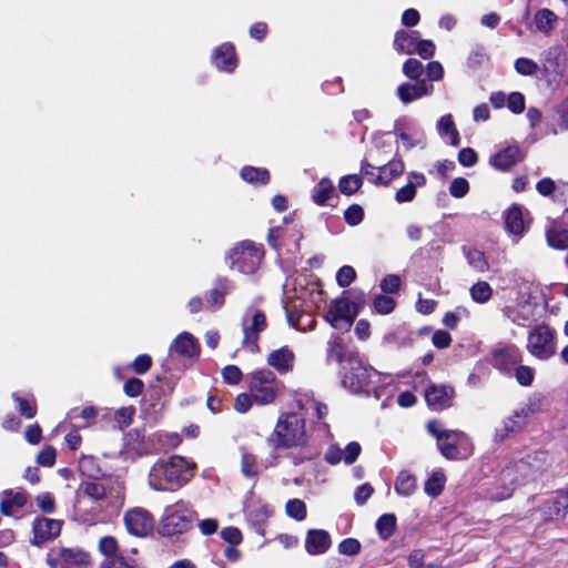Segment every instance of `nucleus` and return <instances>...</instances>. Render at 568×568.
Wrapping results in <instances>:
<instances>
[{"label":"nucleus","instance_id":"29","mask_svg":"<svg viewBox=\"0 0 568 568\" xmlns=\"http://www.w3.org/2000/svg\"><path fill=\"white\" fill-rule=\"evenodd\" d=\"M446 484V475L442 470L434 471L425 481L424 491L430 497L439 496Z\"/></svg>","mask_w":568,"mask_h":568},{"label":"nucleus","instance_id":"39","mask_svg":"<svg viewBox=\"0 0 568 568\" xmlns=\"http://www.w3.org/2000/svg\"><path fill=\"white\" fill-rule=\"evenodd\" d=\"M241 176L243 180L253 183V182H261L266 183L270 179L268 172L265 169H257L247 166L244 168L241 172Z\"/></svg>","mask_w":568,"mask_h":568},{"label":"nucleus","instance_id":"17","mask_svg":"<svg viewBox=\"0 0 568 568\" xmlns=\"http://www.w3.org/2000/svg\"><path fill=\"white\" fill-rule=\"evenodd\" d=\"M454 397V389L445 385H432L425 392V399L436 409L448 407Z\"/></svg>","mask_w":568,"mask_h":568},{"label":"nucleus","instance_id":"40","mask_svg":"<svg viewBox=\"0 0 568 568\" xmlns=\"http://www.w3.org/2000/svg\"><path fill=\"white\" fill-rule=\"evenodd\" d=\"M470 294L475 302L484 303L491 297L493 290L486 282H478L471 287Z\"/></svg>","mask_w":568,"mask_h":568},{"label":"nucleus","instance_id":"62","mask_svg":"<svg viewBox=\"0 0 568 568\" xmlns=\"http://www.w3.org/2000/svg\"><path fill=\"white\" fill-rule=\"evenodd\" d=\"M415 52L423 59H429L435 53V44L430 40H418Z\"/></svg>","mask_w":568,"mask_h":568},{"label":"nucleus","instance_id":"44","mask_svg":"<svg viewBox=\"0 0 568 568\" xmlns=\"http://www.w3.org/2000/svg\"><path fill=\"white\" fill-rule=\"evenodd\" d=\"M506 106L515 114L525 110V98L520 92H513L506 98Z\"/></svg>","mask_w":568,"mask_h":568},{"label":"nucleus","instance_id":"21","mask_svg":"<svg viewBox=\"0 0 568 568\" xmlns=\"http://www.w3.org/2000/svg\"><path fill=\"white\" fill-rule=\"evenodd\" d=\"M432 91L433 87L426 84L425 81H422L418 84H412L406 82L402 83L397 88V95L403 103L407 104L425 95H429Z\"/></svg>","mask_w":568,"mask_h":568},{"label":"nucleus","instance_id":"33","mask_svg":"<svg viewBox=\"0 0 568 568\" xmlns=\"http://www.w3.org/2000/svg\"><path fill=\"white\" fill-rule=\"evenodd\" d=\"M557 16L549 9H541L535 14V23L539 31L548 33L552 30Z\"/></svg>","mask_w":568,"mask_h":568},{"label":"nucleus","instance_id":"25","mask_svg":"<svg viewBox=\"0 0 568 568\" xmlns=\"http://www.w3.org/2000/svg\"><path fill=\"white\" fill-rule=\"evenodd\" d=\"M437 131L439 135L446 139L452 145L457 146L459 144V134L450 114H446L439 119Z\"/></svg>","mask_w":568,"mask_h":568},{"label":"nucleus","instance_id":"27","mask_svg":"<svg viewBox=\"0 0 568 568\" xmlns=\"http://www.w3.org/2000/svg\"><path fill=\"white\" fill-rule=\"evenodd\" d=\"M417 489V481L415 476L406 470H402L395 481V490L398 495L408 497L412 496Z\"/></svg>","mask_w":568,"mask_h":568},{"label":"nucleus","instance_id":"31","mask_svg":"<svg viewBox=\"0 0 568 568\" xmlns=\"http://www.w3.org/2000/svg\"><path fill=\"white\" fill-rule=\"evenodd\" d=\"M524 152L518 145H509L499 152V169H508L511 165L523 161Z\"/></svg>","mask_w":568,"mask_h":568},{"label":"nucleus","instance_id":"8","mask_svg":"<svg viewBox=\"0 0 568 568\" xmlns=\"http://www.w3.org/2000/svg\"><path fill=\"white\" fill-rule=\"evenodd\" d=\"M263 252L252 242L236 245L230 255L231 267L243 274L254 273L262 260Z\"/></svg>","mask_w":568,"mask_h":568},{"label":"nucleus","instance_id":"42","mask_svg":"<svg viewBox=\"0 0 568 568\" xmlns=\"http://www.w3.org/2000/svg\"><path fill=\"white\" fill-rule=\"evenodd\" d=\"M286 514L296 520H303L306 517V506L304 501L301 499L288 500L286 504Z\"/></svg>","mask_w":568,"mask_h":568},{"label":"nucleus","instance_id":"45","mask_svg":"<svg viewBox=\"0 0 568 568\" xmlns=\"http://www.w3.org/2000/svg\"><path fill=\"white\" fill-rule=\"evenodd\" d=\"M469 191V183L464 178H456L452 181L449 185V193L453 197L462 199Z\"/></svg>","mask_w":568,"mask_h":568},{"label":"nucleus","instance_id":"12","mask_svg":"<svg viewBox=\"0 0 568 568\" xmlns=\"http://www.w3.org/2000/svg\"><path fill=\"white\" fill-rule=\"evenodd\" d=\"M525 465H511L503 469L500 480L503 486H499V499L509 498L514 490L523 483Z\"/></svg>","mask_w":568,"mask_h":568},{"label":"nucleus","instance_id":"23","mask_svg":"<svg viewBox=\"0 0 568 568\" xmlns=\"http://www.w3.org/2000/svg\"><path fill=\"white\" fill-rule=\"evenodd\" d=\"M215 65L225 71H233L236 67L234 48L230 43H224L215 49L213 53Z\"/></svg>","mask_w":568,"mask_h":568},{"label":"nucleus","instance_id":"58","mask_svg":"<svg viewBox=\"0 0 568 568\" xmlns=\"http://www.w3.org/2000/svg\"><path fill=\"white\" fill-rule=\"evenodd\" d=\"M415 196L416 190L413 187V184H406L396 192L395 200L398 203H408L412 202Z\"/></svg>","mask_w":568,"mask_h":568},{"label":"nucleus","instance_id":"2","mask_svg":"<svg viewBox=\"0 0 568 568\" xmlns=\"http://www.w3.org/2000/svg\"><path fill=\"white\" fill-rule=\"evenodd\" d=\"M427 429L437 438L438 448L444 457L448 459H459L466 458L471 454V443L464 433L446 430L437 420L428 422Z\"/></svg>","mask_w":568,"mask_h":568},{"label":"nucleus","instance_id":"24","mask_svg":"<svg viewBox=\"0 0 568 568\" xmlns=\"http://www.w3.org/2000/svg\"><path fill=\"white\" fill-rule=\"evenodd\" d=\"M417 32L398 31L395 34L394 48L399 53L413 54L417 48Z\"/></svg>","mask_w":568,"mask_h":568},{"label":"nucleus","instance_id":"4","mask_svg":"<svg viewBox=\"0 0 568 568\" xmlns=\"http://www.w3.org/2000/svg\"><path fill=\"white\" fill-rule=\"evenodd\" d=\"M193 516L192 508L183 500L169 505L160 520V532L164 536L182 534L191 526Z\"/></svg>","mask_w":568,"mask_h":568},{"label":"nucleus","instance_id":"36","mask_svg":"<svg viewBox=\"0 0 568 568\" xmlns=\"http://www.w3.org/2000/svg\"><path fill=\"white\" fill-rule=\"evenodd\" d=\"M287 321L291 326L300 331L312 329L314 325L312 316L305 313L288 312Z\"/></svg>","mask_w":568,"mask_h":568},{"label":"nucleus","instance_id":"3","mask_svg":"<svg viewBox=\"0 0 568 568\" xmlns=\"http://www.w3.org/2000/svg\"><path fill=\"white\" fill-rule=\"evenodd\" d=\"M273 436L276 440V446L280 447L288 448L304 445L307 439L304 418L296 413L281 416Z\"/></svg>","mask_w":568,"mask_h":568},{"label":"nucleus","instance_id":"60","mask_svg":"<svg viewBox=\"0 0 568 568\" xmlns=\"http://www.w3.org/2000/svg\"><path fill=\"white\" fill-rule=\"evenodd\" d=\"M400 285V278L397 275L390 274L383 278L381 282V288L385 293H395L398 291Z\"/></svg>","mask_w":568,"mask_h":568},{"label":"nucleus","instance_id":"19","mask_svg":"<svg viewBox=\"0 0 568 568\" xmlns=\"http://www.w3.org/2000/svg\"><path fill=\"white\" fill-rule=\"evenodd\" d=\"M27 503V495L23 491L4 490L0 495V510L4 516H13Z\"/></svg>","mask_w":568,"mask_h":568},{"label":"nucleus","instance_id":"55","mask_svg":"<svg viewBox=\"0 0 568 568\" xmlns=\"http://www.w3.org/2000/svg\"><path fill=\"white\" fill-rule=\"evenodd\" d=\"M256 459L253 455L244 453L242 455V473L246 477H253L257 474Z\"/></svg>","mask_w":568,"mask_h":568},{"label":"nucleus","instance_id":"52","mask_svg":"<svg viewBox=\"0 0 568 568\" xmlns=\"http://www.w3.org/2000/svg\"><path fill=\"white\" fill-rule=\"evenodd\" d=\"M423 64L416 59H408L403 67V72L409 79L416 80L423 73Z\"/></svg>","mask_w":568,"mask_h":568},{"label":"nucleus","instance_id":"15","mask_svg":"<svg viewBox=\"0 0 568 568\" xmlns=\"http://www.w3.org/2000/svg\"><path fill=\"white\" fill-rule=\"evenodd\" d=\"M362 452V447L357 442H352L344 449L336 445H332L325 455V459L332 464L344 462L346 465L353 464Z\"/></svg>","mask_w":568,"mask_h":568},{"label":"nucleus","instance_id":"14","mask_svg":"<svg viewBox=\"0 0 568 568\" xmlns=\"http://www.w3.org/2000/svg\"><path fill=\"white\" fill-rule=\"evenodd\" d=\"M62 523L51 518H38L33 524V544L40 545L60 535Z\"/></svg>","mask_w":568,"mask_h":568},{"label":"nucleus","instance_id":"43","mask_svg":"<svg viewBox=\"0 0 568 568\" xmlns=\"http://www.w3.org/2000/svg\"><path fill=\"white\" fill-rule=\"evenodd\" d=\"M134 414L135 408L133 406L119 408L114 414L115 423L121 429L125 428L132 423Z\"/></svg>","mask_w":568,"mask_h":568},{"label":"nucleus","instance_id":"1","mask_svg":"<svg viewBox=\"0 0 568 568\" xmlns=\"http://www.w3.org/2000/svg\"><path fill=\"white\" fill-rule=\"evenodd\" d=\"M194 469V463L179 455L160 458L150 468L148 483L155 490L174 491L192 479Z\"/></svg>","mask_w":568,"mask_h":568},{"label":"nucleus","instance_id":"63","mask_svg":"<svg viewBox=\"0 0 568 568\" xmlns=\"http://www.w3.org/2000/svg\"><path fill=\"white\" fill-rule=\"evenodd\" d=\"M36 501H37L38 507L43 513H48V514L53 513V510H54V500H53V497L50 494L44 493V494L39 495L37 497Z\"/></svg>","mask_w":568,"mask_h":568},{"label":"nucleus","instance_id":"59","mask_svg":"<svg viewBox=\"0 0 568 568\" xmlns=\"http://www.w3.org/2000/svg\"><path fill=\"white\" fill-rule=\"evenodd\" d=\"M252 403H254L251 393H242L239 394L235 398L234 408L239 413H246L252 406Z\"/></svg>","mask_w":568,"mask_h":568},{"label":"nucleus","instance_id":"32","mask_svg":"<svg viewBox=\"0 0 568 568\" xmlns=\"http://www.w3.org/2000/svg\"><path fill=\"white\" fill-rule=\"evenodd\" d=\"M404 172V164L400 161H390L388 164L379 168L377 181L382 184H388L392 180Z\"/></svg>","mask_w":568,"mask_h":568},{"label":"nucleus","instance_id":"16","mask_svg":"<svg viewBox=\"0 0 568 568\" xmlns=\"http://www.w3.org/2000/svg\"><path fill=\"white\" fill-rule=\"evenodd\" d=\"M332 545L331 535L324 529H310L305 537V550L312 556L325 554Z\"/></svg>","mask_w":568,"mask_h":568},{"label":"nucleus","instance_id":"46","mask_svg":"<svg viewBox=\"0 0 568 568\" xmlns=\"http://www.w3.org/2000/svg\"><path fill=\"white\" fill-rule=\"evenodd\" d=\"M535 377V371L530 366L520 365L515 369V378L521 386H530Z\"/></svg>","mask_w":568,"mask_h":568},{"label":"nucleus","instance_id":"61","mask_svg":"<svg viewBox=\"0 0 568 568\" xmlns=\"http://www.w3.org/2000/svg\"><path fill=\"white\" fill-rule=\"evenodd\" d=\"M152 359L149 355H139L132 363V368L136 374H144L150 369Z\"/></svg>","mask_w":568,"mask_h":568},{"label":"nucleus","instance_id":"41","mask_svg":"<svg viewBox=\"0 0 568 568\" xmlns=\"http://www.w3.org/2000/svg\"><path fill=\"white\" fill-rule=\"evenodd\" d=\"M499 359L505 367L508 365H516L521 361V354L517 347L507 346L499 351Z\"/></svg>","mask_w":568,"mask_h":568},{"label":"nucleus","instance_id":"11","mask_svg":"<svg viewBox=\"0 0 568 568\" xmlns=\"http://www.w3.org/2000/svg\"><path fill=\"white\" fill-rule=\"evenodd\" d=\"M378 374L373 369L364 366L359 362H352L349 371L343 377V385L353 393H359L372 383V378Z\"/></svg>","mask_w":568,"mask_h":568},{"label":"nucleus","instance_id":"64","mask_svg":"<svg viewBox=\"0 0 568 568\" xmlns=\"http://www.w3.org/2000/svg\"><path fill=\"white\" fill-rule=\"evenodd\" d=\"M458 161L464 166H473L477 162V154L470 148H465L459 151Z\"/></svg>","mask_w":568,"mask_h":568},{"label":"nucleus","instance_id":"6","mask_svg":"<svg viewBox=\"0 0 568 568\" xmlns=\"http://www.w3.org/2000/svg\"><path fill=\"white\" fill-rule=\"evenodd\" d=\"M51 568H91V555L80 547H57L47 555Z\"/></svg>","mask_w":568,"mask_h":568},{"label":"nucleus","instance_id":"51","mask_svg":"<svg viewBox=\"0 0 568 568\" xmlns=\"http://www.w3.org/2000/svg\"><path fill=\"white\" fill-rule=\"evenodd\" d=\"M222 377L230 385H237L243 377L241 369L235 365H227L222 369Z\"/></svg>","mask_w":568,"mask_h":568},{"label":"nucleus","instance_id":"9","mask_svg":"<svg viewBox=\"0 0 568 568\" xmlns=\"http://www.w3.org/2000/svg\"><path fill=\"white\" fill-rule=\"evenodd\" d=\"M358 312L359 308L355 303L341 296L331 302L325 318L334 328H349Z\"/></svg>","mask_w":568,"mask_h":568},{"label":"nucleus","instance_id":"49","mask_svg":"<svg viewBox=\"0 0 568 568\" xmlns=\"http://www.w3.org/2000/svg\"><path fill=\"white\" fill-rule=\"evenodd\" d=\"M374 307L379 314H389L395 307V301L385 295H378L374 298Z\"/></svg>","mask_w":568,"mask_h":568},{"label":"nucleus","instance_id":"30","mask_svg":"<svg viewBox=\"0 0 568 568\" xmlns=\"http://www.w3.org/2000/svg\"><path fill=\"white\" fill-rule=\"evenodd\" d=\"M506 229L514 235H520L524 232V220L521 210L513 206L505 216Z\"/></svg>","mask_w":568,"mask_h":568},{"label":"nucleus","instance_id":"35","mask_svg":"<svg viewBox=\"0 0 568 568\" xmlns=\"http://www.w3.org/2000/svg\"><path fill=\"white\" fill-rule=\"evenodd\" d=\"M334 185L331 180L324 178L314 187L313 200L317 204H324L333 194Z\"/></svg>","mask_w":568,"mask_h":568},{"label":"nucleus","instance_id":"22","mask_svg":"<svg viewBox=\"0 0 568 568\" xmlns=\"http://www.w3.org/2000/svg\"><path fill=\"white\" fill-rule=\"evenodd\" d=\"M112 480L108 478H92L82 483L81 489L93 500H101L111 494Z\"/></svg>","mask_w":568,"mask_h":568},{"label":"nucleus","instance_id":"56","mask_svg":"<svg viewBox=\"0 0 568 568\" xmlns=\"http://www.w3.org/2000/svg\"><path fill=\"white\" fill-rule=\"evenodd\" d=\"M55 449L52 446H47L38 454L37 462L42 466L51 467L55 463Z\"/></svg>","mask_w":568,"mask_h":568},{"label":"nucleus","instance_id":"20","mask_svg":"<svg viewBox=\"0 0 568 568\" xmlns=\"http://www.w3.org/2000/svg\"><path fill=\"white\" fill-rule=\"evenodd\" d=\"M170 351L181 356L192 357L199 355L200 346L192 334L183 332L174 338Z\"/></svg>","mask_w":568,"mask_h":568},{"label":"nucleus","instance_id":"50","mask_svg":"<svg viewBox=\"0 0 568 568\" xmlns=\"http://www.w3.org/2000/svg\"><path fill=\"white\" fill-rule=\"evenodd\" d=\"M361 550V542L355 538H346L338 544V552L345 556H355Z\"/></svg>","mask_w":568,"mask_h":568},{"label":"nucleus","instance_id":"54","mask_svg":"<svg viewBox=\"0 0 568 568\" xmlns=\"http://www.w3.org/2000/svg\"><path fill=\"white\" fill-rule=\"evenodd\" d=\"M355 277H356V272L349 265H345V266L341 267L336 274V281L341 287L348 286L355 280Z\"/></svg>","mask_w":568,"mask_h":568},{"label":"nucleus","instance_id":"48","mask_svg":"<svg viewBox=\"0 0 568 568\" xmlns=\"http://www.w3.org/2000/svg\"><path fill=\"white\" fill-rule=\"evenodd\" d=\"M119 545L114 537L105 536L99 541V550L106 557H112L118 552Z\"/></svg>","mask_w":568,"mask_h":568},{"label":"nucleus","instance_id":"53","mask_svg":"<svg viewBox=\"0 0 568 568\" xmlns=\"http://www.w3.org/2000/svg\"><path fill=\"white\" fill-rule=\"evenodd\" d=\"M515 69L523 75H532L538 70V64L530 59L519 58L515 62Z\"/></svg>","mask_w":568,"mask_h":568},{"label":"nucleus","instance_id":"10","mask_svg":"<svg viewBox=\"0 0 568 568\" xmlns=\"http://www.w3.org/2000/svg\"><path fill=\"white\" fill-rule=\"evenodd\" d=\"M123 521L128 532L135 537H145L152 532L154 528L153 516L141 507L125 511Z\"/></svg>","mask_w":568,"mask_h":568},{"label":"nucleus","instance_id":"26","mask_svg":"<svg viewBox=\"0 0 568 568\" xmlns=\"http://www.w3.org/2000/svg\"><path fill=\"white\" fill-rule=\"evenodd\" d=\"M526 413L524 409L516 410L511 416L504 420V426L499 429V437H508L519 432L526 424Z\"/></svg>","mask_w":568,"mask_h":568},{"label":"nucleus","instance_id":"7","mask_svg":"<svg viewBox=\"0 0 568 568\" xmlns=\"http://www.w3.org/2000/svg\"><path fill=\"white\" fill-rule=\"evenodd\" d=\"M528 352L539 358L548 359L556 353L555 336L552 329L545 324L535 326L528 334Z\"/></svg>","mask_w":568,"mask_h":568},{"label":"nucleus","instance_id":"5","mask_svg":"<svg viewBox=\"0 0 568 568\" xmlns=\"http://www.w3.org/2000/svg\"><path fill=\"white\" fill-rule=\"evenodd\" d=\"M281 392V383L268 369H258L250 375V393L255 404L270 405Z\"/></svg>","mask_w":568,"mask_h":568},{"label":"nucleus","instance_id":"37","mask_svg":"<svg viewBox=\"0 0 568 568\" xmlns=\"http://www.w3.org/2000/svg\"><path fill=\"white\" fill-rule=\"evenodd\" d=\"M363 184V180L357 174L345 175L339 180V191L345 195L356 193Z\"/></svg>","mask_w":568,"mask_h":568},{"label":"nucleus","instance_id":"38","mask_svg":"<svg viewBox=\"0 0 568 568\" xmlns=\"http://www.w3.org/2000/svg\"><path fill=\"white\" fill-rule=\"evenodd\" d=\"M396 526V518L393 514H385L376 523V528L383 539L389 538Z\"/></svg>","mask_w":568,"mask_h":568},{"label":"nucleus","instance_id":"47","mask_svg":"<svg viewBox=\"0 0 568 568\" xmlns=\"http://www.w3.org/2000/svg\"><path fill=\"white\" fill-rule=\"evenodd\" d=\"M79 469L81 474L87 476L89 479L97 478L95 475L99 473L95 460L91 456H83L80 459Z\"/></svg>","mask_w":568,"mask_h":568},{"label":"nucleus","instance_id":"18","mask_svg":"<svg viewBox=\"0 0 568 568\" xmlns=\"http://www.w3.org/2000/svg\"><path fill=\"white\" fill-rule=\"evenodd\" d=\"M295 362L294 353L286 346L270 353L267 364L276 369L280 374H285L293 369Z\"/></svg>","mask_w":568,"mask_h":568},{"label":"nucleus","instance_id":"28","mask_svg":"<svg viewBox=\"0 0 568 568\" xmlns=\"http://www.w3.org/2000/svg\"><path fill=\"white\" fill-rule=\"evenodd\" d=\"M248 518L257 525L264 524L272 514L268 505L261 501H251L246 507Z\"/></svg>","mask_w":568,"mask_h":568},{"label":"nucleus","instance_id":"13","mask_svg":"<svg viewBox=\"0 0 568 568\" xmlns=\"http://www.w3.org/2000/svg\"><path fill=\"white\" fill-rule=\"evenodd\" d=\"M266 326L265 315L257 310H248L243 318L244 343L255 345L258 333Z\"/></svg>","mask_w":568,"mask_h":568},{"label":"nucleus","instance_id":"34","mask_svg":"<svg viewBox=\"0 0 568 568\" xmlns=\"http://www.w3.org/2000/svg\"><path fill=\"white\" fill-rule=\"evenodd\" d=\"M547 241L548 244L558 250H564L568 247V230L560 227H552L547 231Z\"/></svg>","mask_w":568,"mask_h":568},{"label":"nucleus","instance_id":"57","mask_svg":"<svg viewBox=\"0 0 568 568\" xmlns=\"http://www.w3.org/2000/svg\"><path fill=\"white\" fill-rule=\"evenodd\" d=\"M364 211L359 205H351L344 213L345 221L349 225H357L362 222Z\"/></svg>","mask_w":568,"mask_h":568}]
</instances>
